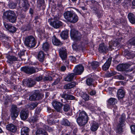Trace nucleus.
Instances as JSON below:
<instances>
[{
	"instance_id": "nucleus-47",
	"label": "nucleus",
	"mask_w": 135,
	"mask_h": 135,
	"mask_svg": "<svg viewBox=\"0 0 135 135\" xmlns=\"http://www.w3.org/2000/svg\"><path fill=\"white\" fill-rule=\"evenodd\" d=\"M131 133L133 134H135V126L132 125L130 126Z\"/></svg>"
},
{
	"instance_id": "nucleus-4",
	"label": "nucleus",
	"mask_w": 135,
	"mask_h": 135,
	"mask_svg": "<svg viewBox=\"0 0 135 135\" xmlns=\"http://www.w3.org/2000/svg\"><path fill=\"white\" fill-rule=\"evenodd\" d=\"M24 43L28 47H33L36 44L35 39L32 36H27L25 38Z\"/></svg>"
},
{
	"instance_id": "nucleus-31",
	"label": "nucleus",
	"mask_w": 135,
	"mask_h": 135,
	"mask_svg": "<svg viewBox=\"0 0 135 135\" xmlns=\"http://www.w3.org/2000/svg\"><path fill=\"white\" fill-rule=\"evenodd\" d=\"M52 42L54 45L56 46L59 45L61 44L60 41L56 38L55 36L52 37Z\"/></svg>"
},
{
	"instance_id": "nucleus-36",
	"label": "nucleus",
	"mask_w": 135,
	"mask_h": 135,
	"mask_svg": "<svg viewBox=\"0 0 135 135\" xmlns=\"http://www.w3.org/2000/svg\"><path fill=\"white\" fill-rule=\"evenodd\" d=\"M108 102L111 105H114L117 102V100L114 98H110L109 99Z\"/></svg>"
},
{
	"instance_id": "nucleus-53",
	"label": "nucleus",
	"mask_w": 135,
	"mask_h": 135,
	"mask_svg": "<svg viewBox=\"0 0 135 135\" xmlns=\"http://www.w3.org/2000/svg\"><path fill=\"white\" fill-rule=\"evenodd\" d=\"M41 111V109H40L37 108L36 109L35 113L37 114H38Z\"/></svg>"
},
{
	"instance_id": "nucleus-3",
	"label": "nucleus",
	"mask_w": 135,
	"mask_h": 135,
	"mask_svg": "<svg viewBox=\"0 0 135 135\" xmlns=\"http://www.w3.org/2000/svg\"><path fill=\"white\" fill-rule=\"evenodd\" d=\"M3 17L4 18H7L10 22L12 23L15 22L16 20L15 13L11 10L5 12L3 13Z\"/></svg>"
},
{
	"instance_id": "nucleus-25",
	"label": "nucleus",
	"mask_w": 135,
	"mask_h": 135,
	"mask_svg": "<svg viewBox=\"0 0 135 135\" xmlns=\"http://www.w3.org/2000/svg\"><path fill=\"white\" fill-rule=\"evenodd\" d=\"M75 75L74 73H71L68 74L67 76L65 78V80L66 81H70L73 80L74 77Z\"/></svg>"
},
{
	"instance_id": "nucleus-20",
	"label": "nucleus",
	"mask_w": 135,
	"mask_h": 135,
	"mask_svg": "<svg viewBox=\"0 0 135 135\" xmlns=\"http://www.w3.org/2000/svg\"><path fill=\"white\" fill-rule=\"evenodd\" d=\"M23 84H26L29 87H31L35 84V81L31 79L26 80L23 82Z\"/></svg>"
},
{
	"instance_id": "nucleus-1",
	"label": "nucleus",
	"mask_w": 135,
	"mask_h": 135,
	"mask_svg": "<svg viewBox=\"0 0 135 135\" xmlns=\"http://www.w3.org/2000/svg\"><path fill=\"white\" fill-rule=\"evenodd\" d=\"M79 117L77 119V122L80 126L85 125L88 120V116L86 113L84 111H79Z\"/></svg>"
},
{
	"instance_id": "nucleus-64",
	"label": "nucleus",
	"mask_w": 135,
	"mask_h": 135,
	"mask_svg": "<svg viewBox=\"0 0 135 135\" xmlns=\"http://www.w3.org/2000/svg\"><path fill=\"white\" fill-rule=\"evenodd\" d=\"M119 79H120L123 80L124 79V78L123 76H122V75H119Z\"/></svg>"
},
{
	"instance_id": "nucleus-39",
	"label": "nucleus",
	"mask_w": 135,
	"mask_h": 135,
	"mask_svg": "<svg viewBox=\"0 0 135 135\" xmlns=\"http://www.w3.org/2000/svg\"><path fill=\"white\" fill-rule=\"evenodd\" d=\"M37 105V103H33L31 104L28 105L27 107L30 109H32L34 108Z\"/></svg>"
},
{
	"instance_id": "nucleus-61",
	"label": "nucleus",
	"mask_w": 135,
	"mask_h": 135,
	"mask_svg": "<svg viewBox=\"0 0 135 135\" xmlns=\"http://www.w3.org/2000/svg\"><path fill=\"white\" fill-rule=\"evenodd\" d=\"M44 1V0H38L37 1L38 3H40V4L43 3Z\"/></svg>"
},
{
	"instance_id": "nucleus-8",
	"label": "nucleus",
	"mask_w": 135,
	"mask_h": 135,
	"mask_svg": "<svg viewBox=\"0 0 135 135\" xmlns=\"http://www.w3.org/2000/svg\"><path fill=\"white\" fill-rule=\"evenodd\" d=\"M10 112L11 113V116L12 119H15L18 115L19 110L16 105H13L12 106Z\"/></svg>"
},
{
	"instance_id": "nucleus-56",
	"label": "nucleus",
	"mask_w": 135,
	"mask_h": 135,
	"mask_svg": "<svg viewBox=\"0 0 135 135\" xmlns=\"http://www.w3.org/2000/svg\"><path fill=\"white\" fill-rule=\"evenodd\" d=\"M31 120H32L33 122H35L37 121L38 120V118L36 117H35H35H34L33 118H32Z\"/></svg>"
},
{
	"instance_id": "nucleus-22",
	"label": "nucleus",
	"mask_w": 135,
	"mask_h": 135,
	"mask_svg": "<svg viewBox=\"0 0 135 135\" xmlns=\"http://www.w3.org/2000/svg\"><path fill=\"white\" fill-rule=\"evenodd\" d=\"M60 95L62 98L64 99L65 100H66V99L73 100L75 98L74 96L69 95L66 93L61 94Z\"/></svg>"
},
{
	"instance_id": "nucleus-62",
	"label": "nucleus",
	"mask_w": 135,
	"mask_h": 135,
	"mask_svg": "<svg viewBox=\"0 0 135 135\" xmlns=\"http://www.w3.org/2000/svg\"><path fill=\"white\" fill-rule=\"evenodd\" d=\"M135 88V86H134V85H133L132 88H131V89H132V92H134V93L135 92V91H134V89Z\"/></svg>"
},
{
	"instance_id": "nucleus-55",
	"label": "nucleus",
	"mask_w": 135,
	"mask_h": 135,
	"mask_svg": "<svg viewBox=\"0 0 135 135\" xmlns=\"http://www.w3.org/2000/svg\"><path fill=\"white\" fill-rule=\"evenodd\" d=\"M70 58H71V60L73 62H75L76 59L75 57L73 56H71L70 57Z\"/></svg>"
},
{
	"instance_id": "nucleus-10",
	"label": "nucleus",
	"mask_w": 135,
	"mask_h": 135,
	"mask_svg": "<svg viewBox=\"0 0 135 135\" xmlns=\"http://www.w3.org/2000/svg\"><path fill=\"white\" fill-rule=\"evenodd\" d=\"M21 71L28 74H32L36 72L35 68L32 67H23L21 68Z\"/></svg>"
},
{
	"instance_id": "nucleus-27",
	"label": "nucleus",
	"mask_w": 135,
	"mask_h": 135,
	"mask_svg": "<svg viewBox=\"0 0 135 135\" xmlns=\"http://www.w3.org/2000/svg\"><path fill=\"white\" fill-rule=\"evenodd\" d=\"M39 98V94L35 93L29 97V99L30 100H35L38 99Z\"/></svg>"
},
{
	"instance_id": "nucleus-42",
	"label": "nucleus",
	"mask_w": 135,
	"mask_h": 135,
	"mask_svg": "<svg viewBox=\"0 0 135 135\" xmlns=\"http://www.w3.org/2000/svg\"><path fill=\"white\" fill-rule=\"evenodd\" d=\"M82 97L83 99L85 100H89V96L86 93H84L83 94Z\"/></svg>"
},
{
	"instance_id": "nucleus-14",
	"label": "nucleus",
	"mask_w": 135,
	"mask_h": 135,
	"mask_svg": "<svg viewBox=\"0 0 135 135\" xmlns=\"http://www.w3.org/2000/svg\"><path fill=\"white\" fill-rule=\"evenodd\" d=\"M130 66V65L128 64H120L117 66V69L119 71H127V69H128Z\"/></svg>"
},
{
	"instance_id": "nucleus-28",
	"label": "nucleus",
	"mask_w": 135,
	"mask_h": 135,
	"mask_svg": "<svg viewBox=\"0 0 135 135\" xmlns=\"http://www.w3.org/2000/svg\"><path fill=\"white\" fill-rule=\"evenodd\" d=\"M7 62L10 64L12 63L13 61L17 60V58L14 56H7Z\"/></svg>"
},
{
	"instance_id": "nucleus-5",
	"label": "nucleus",
	"mask_w": 135,
	"mask_h": 135,
	"mask_svg": "<svg viewBox=\"0 0 135 135\" xmlns=\"http://www.w3.org/2000/svg\"><path fill=\"white\" fill-rule=\"evenodd\" d=\"M125 118V114H123L119 118V122L118 124L116 131L117 133L119 134L123 132L122 127L125 125L124 120Z\"/></svg>"
},
{
	"instance_id": "nucleus-59",
	"label": "nucleus",
	"mask_w": 135,
	"mask_h": 135,
	"mask_svg": "<svg viewBox=\"0 0 135 135\" xmlns=\"http://www.w3.org/2000/svg\"><path fill=\"white\" fill-rule=\"evenodd\" d=\"M117 106H114L113 107V110L114 113H115L116 111L117 110Z\"/></svg>"
},
{
	"instance_id": "nucleus-48",
	"label": "nucleus",
	"mask_w": 135,
	"mask_h": 135,
	"mask_svg": "<svg viewBox=\"0 0 135 135\" xmlns=\"http://www.w3.org/2000/svg\"><path fill=\"white\" fill-rule=\"evenodd\" d=\"M114 90V88L112 87H109L108 88L107 92L109 93V94H112V92Z\"/></svg>"
},
{
	"instance_id": "nucleus-16",
	"label": "nucleus",
	"mask_w": 135,
	"mask_h": 135,
	"mask_svg": "<svg viewBox=\"0 0 135 135\" xmlns=\"http://www.w3.org/2000/svg\"><path fill=\"white\" fill-rule=\"evenodd\" d=\"M28 112L27 110H23L21 111L20 117L22 120H26L28 118Z\"/></svg>"
},
{
	"instance_id": "nucleus-37",
	"label": "nucleus",
	"mask_w": 135,
	"mask_h": 135,
	"mask_svg": "<svg viewBox=\"0 0 135 135\" xmlns=\"http://www.w3.org/2000/svg\"><path fill=\"white\" fill-rule=\"evenodd\" d=\"M109 47L110 48H112V49H114V48H113V47H116L117 46L118 44V42H113L112 41L109 42Z\"/></svg>"
},
{
	"instance_id": "nucleus-32",
	"label": "nucleus",
	"mask_w": 135,
	"mask_h": 135,
	"mask_svg": "<svg viewBox=\"0 0 135 135\" xmlns=\"http://www.w3.org/2000/svg\"><path fill=\"white\" fill-rule=\"evenodd\" d=\"M75 85V83L73 82L65 85L64 88L66 89H70L74 87Z\"/></svg>"
},
{
	"instance_id": "nucleus-19",
	"label": "nucleus",
	"mask_w": 135,
	"mask_h": 135,
	"mask_svg": "<svg viewBox=\"0 0 135 135\" xmlns=\"http://www.w3.org/2000/svg\"><path fill=\"white\" fill-rule=\"evenodd\" d=\"M112 59L111 58H109L106 62L102 66V68L104 70H106L108 69L111 63Z\"/></svg>"
},
{
	"instance_id": "nucleus-23",
	"label": "nucleus",
	"mask_w": 135,
	"mask_h": 135,
	"mask_svg": "<svg viewBox=\"0 0 135 135\" xmlns=\"http://www.w3.org/2000/svg\"><path fill=\"white\" fill-rule=\"evenodd\" d=\"M29 131V128L25 126H23L21 130V135H28V133Z\"/></svg>"
},
{
	"instance_id": "nucleus-34",
	"label": "nucleus",
	"mask_w": 135,
	"mask_h": 135,
	"mask_svg": "<svg viewBox=\"0 0 135 135\" xmlns=\"http://www.w3.org/2000/svg\"><path fill=\"white\" fill-rule=\"evenodd\" d=\"M50 45L47 42H45L43 44L42 48L43 50L45 51H47L49 48Z\"/></svg>"
},
{
	"instance_id": "nucleus-41",
	"label": "nucleus",
	"mask_w": 135,
	"mask_h": 135,
	"mask_svg": "<svg viewBox=\"0 0 135 135\" xmlns=\"http://www.w3.org/2000/svg\"><path fill=\"white\" fill-rule=\"evenodd\" d=\"M17 6L16 3L12 2H10L9 4V7L11 9H13L15 8Z\"/></svg>"
},
{
	"instance_id": "nucleus-60",
	"label": "nucleus",
	"mask_w": 135,
	"mask_h": 135,
	"mask_svg": "<svg viewBox=\"0 0 135 135\" xmlns=\"http://www.w3.org/2000/svg\"><path fill=\"white\" fill-rule=\"evenodd\" d=\"M49 124L50 125H51L52 124H53L54 122L53 121H51L50 120H47Z\"/></svg>"
},
{
	"instance_id": "nucleus-51",
	"label": "nucleus",
	"mask_w": 135,
	"mask_h": 135,
	"mask_svg": "<svg viewBox=\"0 0 135 135\" xmlns=\"http://www.w3.org/2000/svg\"><path fill=\"white\" fill-rule=\"evenodd\" d=\"M96 92L94 90H92L90 91V94L91 96L94 95L95 94Z\"/></svg>"
},
{
	"instance_id": "nucleus-52",
	"label": "nucleus",
	"mask_w": 135,
	"mask_h": 135,
	"mask_svg": "<svg viewBox=\"0 0 135 135\" xmlns=\"http://www.w3.org/2000/svg\"><path fill=\"white\" fill-rule=\"evenodd\" d=\"M42 79V76H40L36 77L35 79V80L38 81H40Z\"/></svg>"
},
{
	"instance_id": "nucleus-38",
	"label": "nucleus",
	"mask_w": 135,
	"mask_h": 135,
	"mask_svg": "<svg viewBox=\"0 0 135 135\" xmlns=\"http://www.w3.org/2000/svg\"><path fill=\"white\" fill-rule=\"evenodd\" d=\"M61 124L65 126H69L70 124V123L66 119H63L61 122Z\"/></svg>"
},
{
	"instance_id": "nucleus-12",
	"label": "nucleus",
	"mask_w": 135,
	"mask_h": 135,
	"mask_svg": "<svg viewBox=\"0 0 135 135\" xmlns=\"http://www.w3.org/2000/svg\"><path fill=\"white\" fill-rule=\"evenodd\" d=\"M53 107L57 112H59L61 110L62 106V104L59 102L54 101L52 103Z\"/></svg>"
},
{
	"instance_id": "nucleus-46",
	"label": "nucleus",
	"mask_w": 135,
	"mask_h": 135,
	"mask_svg": "<svg viewBox=\"0 0 135 135\" xmlns=\"http://www.w3.org/2000/svg\"><path fill=\"white\" fill-rule=\"evenodd\" d=\"M2 119L3 120H8L9 118V117L6 114H5L4 115L3 114H2Z\"/></svg>"
},
{
	"instance_id": "nucleus-18",
	"label": "nucleus",
	"mask_w": 135,
	"mask_h": 135,
	"mask_svg": "<svg viewBox=\"0 0 135 135\" xmlns=\"http://www.w3.org/2000/svg\"><path fill=\"white\" fill-rule=\"evenodd\" d=\"M7 129L13 132L16 131L17 130L16 127L12 124H10L7 125L6 127Z\"/></svg>"
},
{
	"instance_id": "nucleus-43",
	"label": "nucleus",
	"mask_w": 135,
	"mask_h": 135,
	"mask_svg": "<svg viewBox=\"0 0 135 135\" xmlns=\"http://www.w3.org/2000/svg\"><path fill=\"white\" fill-rule=\"evenodd\" d=\"M93 82V79L91 78L88 79L86 81V83L87 85L90 86L91 85Z\"/></svg>"
},
{
	"instance_id": "nucleus-13",
	"label": "nucleus",
	"mask_w": 135,
	"mask_h": 135,
	"mask_svg": "<svg viewBox=\"0 0 135 135\" xmlns=\"http://www.w3.org/2000/svg\"><path fill=\"white\" fill-rule=\"evenodd\" d=\"M4 25L6 29L8 30L10 32L13 33L15 32L16 31V28L12 26L11 24L4 22Z\"/></svg>"
},
{
	"instance_id": "nucleus-15",
	"label": "nucleus",
	"mask_w": 135,
	"mask_h": 135,
	"mask_svg": "<svg viewBox=\"0 0 135 135\" xmlns=\"http://www.w3.org/2000/svg\"><path fill=\"white\" fill-rule=\"evenodd\" d=\"M23 1V4H22L20 2L19 4V7L20 10H22L23 11H25L28 8V4L27 3V0H22Z\"/></svg>"
},
{
	"instance_id": "nucleus-57",
	"label": "nucleus",
	"mask_w": 135,
	"mask_h": 135,
	"mask_svg": "<svg viewBox=\"0 0 135 135\" xmlns=\"http://www.w3.org/2000/svg\"><path fill=\"white\" fill-rule=\"evenodd\" d=\"M86 3H87L88 4H89L91 3H95V2L94 1H87L86 2Z\"/></svg>"
},
{
	"instance_id": "nucleus-2",
	"label": "nucleus",
	"mask_w": 135,
	"mask_h": 135,
	"mask_svg": "<svg viewBox=\"0 0 135 135\" xmlns=\"http://www.w3.org/2000/svg\"><path fill=\"white\" fill-rule=\"evenodd\" d=\"M65 18L70 22L74 23L77 22L78 17L73 12L68 11L64 14Z\"/></svg>"
},
{
	"instance_id": "nucleus-63",
	"label": "nucleus",
	"mask_w": 135,
	"mask_h": 135,
	"mask_svg": "<svg viewBox=\"0 0 135 135\" xmlns=\"http://www.w3.org/2000/svg\"><path fill=\"white\" fill-rule=\"evenodd\" d=\"M29 12L30 14H32L33 13V9H32L30 8V11H29Z\"/></svg>"
},
{
	"instance_id": "nucleus-44",
	"label": "nucleus",
	"mask_w": 135,
	"mask_h": 135,
	"mask_svg": "<svg viewBox=\"0 0 135 135\" xmlns=\"http://www.w3.org/2000/svg\"><path fill=\"white\" fill-rule=\"evenodd\" d=\"M52 80V78L49 76H45L43 78V81H51Z\"/></svg>"
},
{
	"instance_id": "nucleus-58",
	"label": "nucleus",
	"mask_w": 135,
	"mask_h": 135,
	"mask_svg": "<svg viewBox=\"0 0 135 135\" xmlns=\"http://www.w3.org/2000/svg\"><path fill=\"white\" fill-rule=\"evenodd\" d=\"M61 71H64L66 69V67L64 66H62L61 67Z\"/></svg>"
},
{
	"instance_id": "nucleus-40",
	"label": "nucleus",
	"mask_w": 135,
	"mask_h": 135,
	"mask_svg": "<svg viewBox=\"0 0 135 135\" xmlns=\"http://www.w3.org/2000/svg\"><path fill=\"white\" fill-rule=\"evenodd\" d=\"M135 54L133 52L129 53L127 54L126 56L127 58L129 59L133 58L134 57Z\"/></svg>"
},
{
	"instance_id": "nucleus-21",
	"label": "nucleus",
	"mask_w": 135,
	"mask_h": 135,
	"mask_svg": "<svg viewBox=\"0 0 135 135\" xmlns=\"http://www.w3.org/2000/svg\"><path fill=\"white\" fill-rule=\"evenodd\" d=\"M99 127V125L98 123L93 121L91 124L90 129L93 131H95L97 130Z\"/></svg>"
},
{
	"instance_id": "nucleus-26",
	"label": "nucleus",
	"mask_w": 135,
	"mask_h": 135,
	"mask_svg": "<svg viewBox=\"0 0 135 135\" xmlns=\"http://www.w3.org/2000/svg\"><path fill=\"white\" fill-rule=\"evenodd\" d=\"M107 50V47L105 46L104 43H102L99 45V50L100 52H105Z\"/></svg>"
},
{
	"instance_id": "nucleus-45",
	"label": "nucleus",
	"mask_w": 135,
	"mask_h": 135,
	"mask_svg": "<svg viewBox=\"0 0 135 135\" xmlns=\"http://www.w3.org/2000/svg\"><path fill=\"white\" fill-rule=\"evenodd\" d=\"M25 50H23L22 51H20L18 53V55L19 57L21 58V60H22V59L21 58L22 56L24 55Z\"/></svg>"
},
{
	"instance_id": "nucleus-54",
	"label": "nucleus",
	"mask_w": 135,
	"mask_h": 135,
	"mask_svg": "<svg viewBox=\"0 0 135 135\" xmlns=\"http://www.w3.org/2000/svg\"><path fill=\"white\" fill-rule=\"evenodd\" d=\"M59 79H57L55 81L52 83L53 85H55L57 84L59 81Z\"/></svg>"
},
{
	"instance_id": "nucleus-9",
	"label": "nucleus",
	"mask_w": 135,
	"mask_h": 135,
	"mask_svg": "<svg viewBox=\"0 0 135 135\" xmlns=\"http://www.w3.org/2000/svg\"><path fill=\"white\" fill-rule=\"evenodd\" d=\"M44 129L41 128L38 129L36 132V135H47V133L46 132L45 130L48 131L51 128L45 125H44Z\"/></svg>"
},
{
	"instance_id": "nucleus-35",
	"label": "nucleus",
	"mask_w": 135,
	"mask_h": 135,
	"mask_svg": "<svg viewBox=\"0 0 135 135\" xmlns=\"http://www.w3.org/2000/svg\"><path fill=\"white\" fill-rule=\"evenodd\" d=\"M92 68L93 69H95L99 65L98 62L96 61H94L91 63Z\"/></svg>"
},
{
	"instance_id": "nucleus-6",
	"label": "nucleus",
	"mask_w": 135,
	"mask_h": 135,
	"mask_svg": "<svg viewBox=\"0 0 135 135\" xmlns=\"http://www.w3.org/2000/svg\"><path fill=\"white\" fill-rule=\"evenodd\" d=\"M60 56L63 60H64V64L66 66H68L69 64V62L68 61L66 60L67 57V52L65 47H62L60 49Z\"/></svg>"
},
{
	"instance_id": "nucleus-24",
	"label": "nucleus",
	"mask_w": 135,
	"mask_h": 135,
	"mask_svg": "<svg viewBox=\"0 0 135 135\" xmlns=\"http://www.w3.org/2000/svg\"><path fill=\"white\" fill-rule=\"evenodd\" d=\"M117 94L118 99H121L124 97L125 93L122 89H119L118 91Z\"/></svg>"
},
{
	"instance_id": "nucleus-11",
	"label": "nucleus",
	"mask_w": 135,
	"mask_h": 135,
	"mask_svg": "<svg viewBox=\"0 0 135 135\" xmlns=\"http://www.w3.org/2000/svg\"><path fill=\"white\" fill-rule=\"evenodd\" d=\"M84 67L81 65H79L76 66L74 69V72L75 75L81 74L83 72Z\"/></svg>"
},
{
	"instance_id": "nucleus-29",
	"label": "nucleus",
	"mask_w": 135,
	"mask_h": 135,
	"mask_svg": "<svg viewBox=\"0 0 135 135\" xmlns=\"http://www.w3.org/2000/svg\"><path fill=\"white\" fill-rule=\"evenodd\" d=\"M128 17L130 22L132 24L135 23V19L134 18V15L132 13H130L128 15Z\"/></svg>"
},
{
	"instance_id": "nucleus-30",
	"label": "nucleus",
	"mask_w": 135,
	"mask_h": 135,
	"mask_svg": "<svg viewBox=\"0 0 135 135\" xmlns=\"http://www.w3.org/2000/svg\"><path fill=\"white\" fill-rule=\"evenodd\" d=\"M45 57V55L42 51H40L38 54L37 57L38 60L41 62H42Z\"/></svg>"
},
{
	"instance_id": "nucleus-17",
	"label": "nucleus",
	"mask_w": 135,
	"mask_h": 135,
	"mask_svg": "<svg viewBox=\"0 0 135 135\" xmlns=\"http://www.w3.org/2000/svg\"><path fill=\"white\" fill-rule=\"evenodd\" d=\"M50 24L51 26L56 28H59L62 25V22L60 21H54L53 22H50Z\"/></svg>"
},
{
	"instance_id": "nucleus-7",
	"label": "nucleus",
	"mask_w": 135,
	"mask_h": 135,
	"mask_svg": "<svg viewBox=\"0 0 135 135\" xmlns=\"http://www.w3.org/2000/svg\"><path fill=\"white\" fill-rule=\"evenodd\" d=\"M70 35L71 39L74 41L80 40L81 35L78 31L74 29H71L70 31Z\"/></svg>"
},
{
	"instance_id": "nucleus-50",
	"label": "nucleus",
	"mask_w": 135,
	"mask_h": 135,
	"mask_svg": "<svg viewBox=\"0 0 135 135\" xmlns=\"http://www.w3.org/2000/svg\"><path fill=\"white\" fill-rule=\"evenodd\" d=\"M70 109L69 106L67 104L65 105L64 107V110L65 112L68 111Z\"/></svg>"
},
{
	"instance_id": "nucleus-33",
	"label": "nucleus",
	"mask_w": 135,
	"mask_h": 135,
	"mask_svg": "<svg viewBox=\"0 0 135 135\" xmlns=\"http://www.w3.org/2000/svg\"><path fill=\"white\" fill-rule=\"evenodd\" d=\"M68 35V31L66 30L62 31L61 33L60 36L62 38L65 39L67 38Z\"/></svg>"
},
{
	"instance_id": "nucleus-49",
	"label": "nucleus",
	"mask_w": 135,
	"mask_h": 135,
	"mask_svg": "<svg viewBox=\"0 0 135 135\" xmlns=\"http://www.w3.org/2000/svg\"><path fill=\"white\" fill-rule=\"evenodd\" d=\"M129 43L131 45H134L135 44V39L134 38H133L129 40Z\"/></svg>"
}]
</instances>
